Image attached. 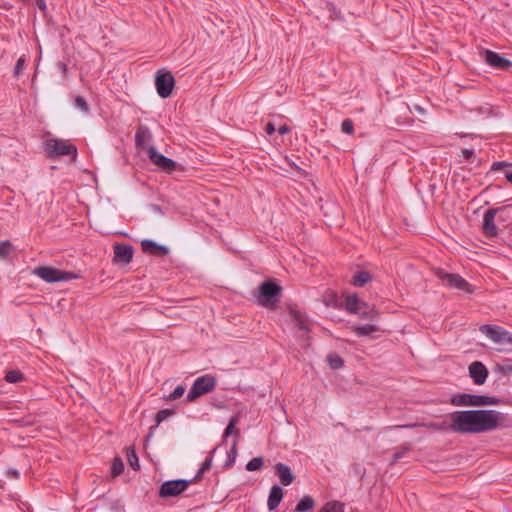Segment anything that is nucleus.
Returning <instances> with one entry per match:
<instances>
[{
  "label": "nucleus",
  "mask_w": 512,
  "mask_h": 512,
  "mask_svg": "<svg viewBox=\"0 0 512 512\" xmlns=\"http://www.w3.org/2000/svg\"><path fill=\"white\" fill-rule=\"evenodd\" d=\"M449 418L450 431L458 434H480L507 426L506 416L496 410H460L450 413Z\"/></svg>",
  "instance_id": "f257e3e1"
},
{
  "label": "nucleus",
  "mask_w": 512,
  "mask_h": 512,
  "mask_svg": "<svg viewBox=\"0 0 512 512\" xmlns=\"http://www.w3.org/2000/svg\"><path fill=\"white\" fill-rule=\"evenodd\" d=\"M282 287L275 279L264 281L259 286L257 302L263 307L274 309L279 302Z\"/></svg>",
  "instance_id": "f03ea898"
},
{
  "label": "nucleus",
  "mask_w": 512,
  "mask_h": 512,
  "mask_svg": "<svg viewBox=\"0 0 512 512\" xmlns=\"http://www.w3.org/2000/svg\"><path fill=\"white\" fill-rule=\"evenodd\" d=\"M45 152L48 158H56L59 156H71L73 161L76 160L78 151L74 144L68 143L63 139L51 138L45 142Z\"/></svg>",
  "instance_id": "7ed1b4c3"
},
{
  "label": "nucleus",
  "mask_w": 512,
  "mask_h": 512,
  "mask_svg": "<svg viewBox=\"0 0 512 512\" xmlns=\"http://www.w3.org/2000/svg\"><path fill=\"white\" fill-rule=\"evenodd\" d=\"M216 384L217 380L211 374H205L196 378L186 396V402H194L199 397L212 392Z\"/></svg>",
  "instance_id": "20e7f679"
},
{
  "label": "nucleus",
  "mask_w": 512,
  "mask_h": 512,
  "mask_svg": "<svg viewBox=\"0 0 512 512\" xmlns=\"http://www.w3.org/2000/svg\"><path fill=\"white\" fill-rule=\"evenodd\" d=\"M434 274L448 288L457 289L467 294H472L474 292L473 285L457 273H448L445 270L438 268L435 270Z\"/></svg>",
  "instance_id": "39448f33"
},
{
  "label": "nucleus",
  "mask_w": 512,
  "mask_h": 512,
  "mask_svg": "<svg viewBox=\"0 0 512 512\" xmlns=\"http://www.w3.org/2000/svg\"><path fill=\"white\" fill-rule=\"evenodd\" d=\"M33 274L47 283H57L76 279L78 276L74 272H67L52 266H39L33 270Z\"/></svg>",
  "instance_id": "423d86ee"
},
{
  "label": "nucleus",
  "mask_w": 512,
  "mask_h": 512,
  "mask_svg": "<svg viewBox=\"0 0 512 512\" xmlns=\"http://www.w3.org/2000/svg\"><path fill=\"white\" fill-rule=\"evenodd\" d=\"M193 480L174 479L168 480L161 484L158 495L160 498L167 499L181 495L191 484Z\"/></svg>",
  "instance_id": "0eeeda50"
},
{
  "label": "nucleus",
  "mask_w": 512,
  "mask_h": 512,
  "mask_svg": "<svg viewBox=\"0 0 512 512\" xmlns=\"http://www.w3.org/2000/svg\"><path fill=\"white\" fill-rule=\"evenodd\" d=\"M479 331L496 344L512 346V333L498 325L484 324Z\"/></svg>",
  "instance_id": "6e6552de"
},
{
  "label": "nucleus",
  "mask_w": 512,
  "mask_h": 512,
  "mask_svg": "<svg viewBox=\"0 0 512 512\" xmlns=\"http://www.w3.org/2000/svg\"><path fill=\"white\" fill-rule=\"evenodd\" d=\"M155 86L161 98H168L174 89L175 79L170 71L160 69L155 75Z\"/></svg>",
  "instance_id": "1a4fd4ad"
},
{
  "label": "nucleus",
  "mask_w": 512,
  "mask_h": 512,
  "mask_svg": "<svg viewBox=\"0 0 512 512\" xmlns=\"http://www.w3.org/2000/svg\"><path fill=\"white\" fill-rule=\"evenodd\" d=\"M506 207L491 208L485 211L482 221V233L486 238L492 239L499 235L498 228L495 223V217Z\"/></svg>",
  "instance_id": "9d476101"
},
{
  "label": "nucleus",
  "mask_w": 512,
  "mask_h": 512,
  "mask_svg": "<svg viewBox=\"0 0 512 512\" xmlns=\"http://www.w3.org/2000/svg\"><path fill=\"white\" fill-rule=\"evenodd\" d=\"M148 157H149V160L154 165H156L157 167H159L160 169H162L165 172L171 173L177 167V163L174 160L159 153L154 147L149 148Z\"/></svg>",
  "instance_id": "9b49d317"
},
{
  "label": "nucleus",
  "mask_w": 512,
  "mask_h": 512,
  "mask_svg": "<svg viewBox=\"0 0 512 512\" xmlns=\"http://www.w3.org/2000/svg\"><path fill=\"white\" fill-rule=\"evenodd\" d=\"M485 62L494 69L508 71L512 67V61L492 50H484Z\"/></svg>",
  "instance_id": "f8f14e48"
},
{
  "label": "nucleus",
  "mask_w": 512,
  "mask_h": 512,
  "mask_svg": "<svg viewBox=\"0 0 512 512\" xmlns=\"http://www.w3.org/2000/svg\"><path fill=\"white\" fill-rule=\"evenodd\" d=\"M113 248L115 262L128 264L132 261L134 248L130 244L116 243Z\"/></svg>",
  "instance_id": "ddd939ff"
},
{
  "label": "nucleus",
  "mask_w": 512,
  "mask_h": 512,
  "mask_svg": "<svg viewBox=\"0 0 512 512\" xmlns=\"http://www.w3.org/2000/svg\"><path fill=\"white\" fill-rule=\"evenodd\" d=\"M488 374V369L480 361H474L469 365V375L476 385L484 384Z\"/></svg>",
  "instance_id": "4468645a"
},
{
  "label": "nucleus",
  "mask_w": 512,
  "mask_h": 512,
  "mask_svg": "<svg viewBox=\"0 0 512 512\" xmlns=\"http://www.w3.org/2000/svg\"><path fill=\"white\" fill-rule=\"evenodd\" d=\"M481 395L458 393L451 397V404L455 406H481Z\"/></svg>",
  "instance_id": "2eb2a0df"
},
{
  "label": "nucleus",
  "mask_w": 512,
  "mask_h": 512,
  "mask_svg": "<svg viewBox=\"0 0 512 512\" xmlns=\"http://www.w3.org/2000/svg\"><path fill=\"white\" fill-rule=\"evenodd\" d=\"M142 251L148 255L163 257L169 253L168 247L160 245L153 240L145 239L141 242Z\"/></svg>",
  "instance_id": "dca6fc26"
},
{
  "label": "nucleus",
  "mask_w": 512,
  "mask_h": 512,
  "mask_svg": "<svg viewBox=\"0 0 512 512\" xmlns=\"http://www.w3.org/2000/svg\"><path fill=\"white\" fill-rule=\"evenodd\" d=\"M274 473L278 476L280 483L283 486H289L295 480V475L292 473L291 468L282 462L274 465Z\"/></svg>",
  "instance_id": "f3484780"
},
{
  "label": "nucleus",
  "mask_w": 512,
  "mask_h": 512,
  "mask_svg": "<svg viewBox=\"0 0 512 512\" xmlns=\"http://www.w3.org/2000/svg\"><path fill=\"white\" fill-rule=\"evenodd\" d=\"M284 496V491L282 487L279 485H274L271 487L268 500H267V507L270 511L275 510L279 504L281 503Z\"/></svg>",
  "instance_id": "a211bd4d"
},
{
  "label": "nucleus",
  "mask_w": 512,
  "mask_h": 512,
  "mask_svg": "<svg viewBox=\"0 0 512 512\" xmlns=\"http://www.w3.org/2000/svg\"><path fill=\"white\" fill-rule=\"evenodd\" d=\"M344 307L347 312L355 314L359 309H367V303L359 299L356 294L347 295L345 297Z\"/></svg>",
  "instance_id": "6ab92c4d"
},
{
  "label": "nucleus",
  "mask_w": 512,
  "mask_h": 512,
  "mask_svg": "<svg viewBox=\"0 0 512 512\" xmlns=\"http://www.w3.org/2000/svg\"><path fill=\"white\" fill-rule=\"evenodd\" d=\"M371 281L372 275L370 272L366 270H360L353 275L351 284L355 287H364Z\"/></svg>",
  "instance_id": "aec40b11"
},
{
  "label": "nucleus",
  "mask_w": 512,
  "mask_h": 512,
  "mask_svg": "<svg viewBox=\"0 0 512 512\" xmlns=\"http://www.w3.org/2000/svg\"><path fill=\"white\" fill-rule=\"evenodd\" d=\"M239 416L238 415H233L230 419H229V422H228V425L227 427L225 428L224 430V433H223V438L226 439L228 438L230 435L234 434L235 435V439L238 440L239 436H240V430L239 429H236V425L239 423Z\"/></svg>",
  "instance_id": "412c9836"
},
{
  "label": "nucleus",
  "mask_w": 512,
  "mask_h": 512,
  "mask_svg": "<svg viewBox=\"0 0 512 512\" xmlns=\"http://www.w3.org/2000/svg\"><path fill=\"white\" fill-rule=\"evenodd\" d=\"M352 330L357 336L364 337L370 335L371 333L379 331V328L374 324H365L354 325L352 327Z\"/></svg>",
  "instance_id": "4be33fe9"
},
{
  "label": "nucleus",
  "mask_w": 512,
  "mask_h": 512,
  "mask_svg": "<svg viewBox=\"0 0 512 512\" xmlns=\"http://www.w3.org/2000/svg\"><path fill=\"white\" fill-rule=\"evenodd\" d=\"M314 506H315L314 499L311 496L306 495L302 499L299 500L294 511L295 512H308V511L312 510Z\"/></svg>",
  "instance_id": "5701e85b"
},
{
  "label": "nucleus",
  "mask_w": 512,
  "mask_h": 512,
  "mask_svg": "<svg viewBox=\"0 0 512 512\" xmlns=\"http://www.w3.org/2000/svg\"><path fill=\"white\" fill-rule=\"evenodd\" d=\"M216 451V448H214L212 451H211V454H213L214 452ZM212 461H213V457L212 455H210L209 457H207L205 459V461L202 463L200 469L197 471L196 475L192 478L193 482L196 483L198 482L199 480L202 479V476L205 472H207L211 466H212Z\"/></svg>",
  "instance_id": "b1692460"
},
{
  "label": "nucleus",
  "mask_w": 512,
  "mask_h": 512,
  "mask_svg": "<svg viewBox=\"0 0 512 512\" xmlns=\"http://www.w3.org/2000/svg\"><path fill=\"white\" fill-rule=\"evenodd\" d=\"M126 456H127V460H128L130 467L133 470H139L140 469L139 459H138V456H137V453H136L134 447L130 446L126 449Z\"/></svg>",
  "instance_id": "393cba45"
},
{
  "label": "nucleus",
  "mask_w": 512,
  "mask_h": 512,
  "mask_svg": "<svg viewBox=\"0 0 512 512\" xmlns=\"http://www.w3.org/2000/svg\"><path fill=\"white\" fill-rule=\"evenodd\" d=\"M327 362L331 369L337 370L344 366L343 358L337 353H330L327 355Z\"/></svg>",
  "instance_id": "a878e982"
},
{
  "label": "nucleus",
  "mask_w": 512,
  "mask_h": 512,
  "mask_svg": "<svg viewBox=\"0 0 512 512\" xmlns=\"http://www.w3.org/2000/svg\"><path fill=\"white\" fill-rule=\"evenodd\" d=\"M236 446H237V439H234L232 447H231L230 451L227 453L226 461L223 464L224 469H229L230 467H232L234 465V463L236 461V457H237Z\"/></svg>",
  "instance_id": "bb28decb"
},
{
  "label": "nucleus",
  "mask_w": 512,
  "mask_h": 512,
  "mask_svg": "<svg viewBox=\"0 0 512 512\" xmlns=\"http://www.w3.org/2000/svg\"><path fill=\"white\" fill-rule=\"evenodd\" d=\"M319 512H344V504L339 501H329L323 505Z\"/></svg>",
  "instance_id": "cd10ccee"
},
{
  "label": "nucleus",
  "mask_w": 512,
  "mask_h": 512,
  "mask_svg": "<svg viewBox=\"0 0 512 512\" xmlns=\"http://www.w3.org/2000/svg\"><path fill=\"white\" fill-rule=\"evenodd\" d=\"M149 137V131L145 127H139L135 133V143L137 147H142L146 138Z\"/></svg>",
  "instance_id": "c85d7f7f"
},
{
  "label": "nucleus",
  "mask_w": 512,
  "mask_h": 512,
  "mask_svg": "<svg viewBox=\"0 0 512 512\" xmlns=\"http://www.w3.org/2000/svg\"><path fill=\"white\" fill-rule=\"evenodd\" d=\"M124 471V463L120 457H115L112 462L111 475L117 477Z\"/></svg>",
  "instance_id": "c756f323"
},
{
  "label": "nucleus",
  "mask_w": 512,
  "mask_h": 512,
  "mask_svg": "<svg viewBox=\"0 0 512 512\" xmlns=\"http://www.w3.org/2000/svg\"><path fill=\"white\" fill-rule=\"evenodd\" d=\"M24 379V375L20 370H10L5 375V380L9 383H18Z\"/></svg>",
  "instance_id": "7c9ffc66"
},
{
  "label": "nucleus",
  "mask_w": 512,
  "mask_h": 512,
  "mask_svg": "<svg viewBox=\"0 0 512 512\" xmlns=\"http://www.w3.org/2000/svg\"><path fill=\"white\" fill-rule=\"evenodd\" d=\"M264 460L262 457H254L246 464L247 471H257L262 469Z\"/></svg>",
  "instance_id": "2f4dec72"
},
{
  "label": "nucleus",
  "mask_w": 512,
  "mask_h": 512,
  "mask_svg": "<svg viewBox=\"0 0 512 512\" xmlns=\"http://www.w3.org/2000/svg\"><path fill=\"white\" fill-rule=\"evenodd\" d=\"M292 316H293L294 321L296 322L297 327L300 330H303V331L309 330L304 317L302 316V314L299 311H293Z\"/></svg>",
  "instance_id": "473e14b6"
},
{
  "label": "nucleus",
  "mask_w": 512,
  "mask_h": 512,
  "mask_svg": "<svg viewBox=\"0 0 512 512\" xmlns=\"http://www.w3.org/2000/svg\"><path fill=\"white\" fill-rule=\"evenodd\" d=\"M74 105L79 108L82 112L85 114H88L90 112V107L86 101V99L83 96H76L74 99Z\"/></svg>",
  "instance_id": "72a5a7b5"
},
{
  "label": "nucleus",
  "mask_w": 512,
  "mask_h": 512,
  "mask_svg": "<svg viewBox=\"0 0 512 512\" xmlns=\"http://www.w3.org/2000/svg\"><path fill=\"white\" fill-rule=\"evenodd\" d=\"M362 319H374L377 316V312L374 308L370 307L367 304V309H359V312H356Z\"/></svg>",
  "instance_id": "f704fd0d"
},
{
  "label": "nucleus",
  "mask_w": 512,
  "mask_h": 512,
  "mask_svg": "<svg viewBox=\"0 0 512 512\" xmlns=\"http://www.w3.org/2000/svg\"><path fill=\"white\" fill-rule=\"evenodd\" d=\"M400 449H401L400 451H397L392 455V459H391L392 465L397 463L404 456L405 452L410 450V444L409 443L402 444Z\"/></svg>",
  "instance_id": "c9c22d12"
},
{
  "label": "nucleus",
  "mask_w": 512,
  "mask_h": 512,
  "mask_svg": "<svg viewBox=\"0 0 512 512\" xmlns=\"http://www.w3.org/2000/svg\"><path fill=\"white\" fill-rule=\"evenodd\" d=\"M174 414V411L171 409H162L157 412L155 416V425L158 426L161 422L167 419L169 416Z\"/></svg>",
  "instance_id": "e433bc0d"
},
{
  "label": "nucleus",
  "mask_w": 512,
  "mask_h": 512,
  "mask_svg": "<svg viewBox=\"0 0 512 512\" xmlns=\"http://www.w3.org/2000/svg\"><path fill=\"white\" fill-rule=\"evenodd\" d=\"M12 243L8 240L0 242V258H6L12 251Z\"/></svg>",
  "instance_id": "4c0bfd02"
},
{
  "label": "nucleus",
  "mask_w": 512,
  "mask_h": 512,
  "mask_svg": "<svg viewBox=\"0 0 512 512\" xmlns=\"http://www.w3.org/2000/svg\"><path fill=\"white\" fill-rule=\"evenodd\" d=\"M25 66H26L25 56L19 57L15 64V67H14V76L19 77L23 73Z\"/></svg>",
  "instance_id": "58836bf2"
},
{
  "label": "nucleus",
  "mask_w": 512,
  "mask_h": 512,
  "mask_svg": "<svg viewBox=\"0 0 512 512\" xmlns=\"http://www.w3.org/2000/svg\"><path fill=\"white\" fill-rule=\"evenodd\" d=\"M341 131L345 134L352 135L354 133V123L351 119L347 118L342 121Z\"/></svg>",
  "instance_id": "ea45409f"
},
{
  "label": "nucleus",
  "mask_w": 512,
  "mask_h": 512,
  "mask_svg": "<svg viewBox=\"0 0 512 512\" xmlns=\"http://www.w3.org/2000/svg\"><path fill=\"white\" fill-rule=\"evenodd\" d=\"M481 398H482L481 406H485V405H498V404L501 403V399L497 398L495 396L481 395Z\"/></svg>",
  "instance_id": "a19ab883"
},
{
  "label": "nucleus",
  "mask_w": 512,
  "mask_h": 512,
  "mask_svg": "<svg viewBox=\"0 0 512 512\" xmlns=\"http://www.w3.org/2000/svg\"><path fill=\"white\" fill-rule=\"evenodd\" d=\"M185 392V387L183 385H178L174 388V390L169 394V400H176L183 396Z\"/></svg>",
  "instance_id": "79ce46f5"
},
{
  "label": "nucleus",
  "mask_w": 512,
  "mask_h": 512,
  "mask_svg": "<svg viewBox=\"0 0 512 512\" xmlns=\"http://www.w3.org/2000/svg\"><path fill=\"white\" fill-rule=\"evenodd\" d=\"M508 167H512L511 162L496 161V162H493L490 171H500V170H503L504 168H508Z\"/></svg>",
  "instance_id": "37998d69"
},
{
  "label": "nucleus",
  "mask_w": 512,
  "mask_h": 512,
  "mask_svg": "<svg viewBox=\"0 0 512 512\" xmlns=\"http://www.w3.org/2000/svg\"><path fill=\"white\" fill-rule=\"evenodd\" d=\"M429 426L439 431H450V423L446 421H443L441 423H431Z\"/></svg>",
  "instance_id": "c03bdc74"
},
{
  "label": "nucleus",
  "mask_w": 512,
  "mask_h": 512,
  "mask_svg": "<svg viewBox=\"0 0 512 512\" xmlns=\"http://www.w3.org/2000/svg\"><path fill=\"white\" fill-rule=\"evenodd\" d=\"M462 155L465 160H471L474 157V151L471 149L462 150Z\"/></svg>",
  "instance_id": "a18cd8bd"
},
{
  "label": "nucleus",
  "mask_w": 512,
  "mask_h": 512,
  "mask_svg": "<svg viewBox=\"0 0 512 512\" xmlns=\"http://www.w3.org/2000/svg\"><path fill=\"white\" fill-rule=\"evenodd\" d=\"M57 66L61 70L63 77H67V71H68L67 64L60 61V62H58Z\"/></svg>",
  "instance_id": "49530a36"
},
{
  "label": "nucleus",
  "mask_w": 512,
  "mask_h": 512,
  "mask_svg": "<svg viewBox=\"0 0 512 512\" xmlns=\"http://www.w3.org/2000/svg\"><path fill=\"white\" fill-rule=\"evenodd\" d=\"M265 131L268 135H271L275 132V126L272 122H268L265 127Z\"/></svg>",
  "instance_id": "de8ad7c7"
},
{
  "label": "nucleus",
  "mask_w": 512,
  "mask_h": 512,
  "mask_svg": "<svg viewBox=\"0 0 512 512\" xmlns=\"http://www.w3.org/2000/svg\"><path fill=\"white\" fill-rule=\"evenodd\" d=\"M7 475H8L9 477H12V478L17 479V478H19L20 473H19V472H18V470H16V469H9V470L7 471Z\"/></svg>",
  "instance_id": "09e8293b"
},
{
  "label": "nucleus",
  "mask_w": 512,
  "mask_h": 512,
  "mask_svg": "<svg viewBox=\"0 0 512 512\" xmlns=\"http://www.w3.org/2000/svg\"><path fill=\"white\" fill-rule=\"evenodd\" d=\"M36 5L43 12H45L47 9L45 0H36Z\"/></svg>",
  "instance_id": "8fccbe9b"
},
{
  "label": "nucleus",
  "mask_w": 512,
  "mask_h": 512,
  "mask_svg": "<svg viewBox=\"0 0 512 512\" xmlns=\"http://www.w3.org/2000/svg\"><path fill=\"white\" fill-rule=\"evenodd\" d=\"M288 132H290V128L287 125H282L278 128V133L280 135L287 134Z\"/></svg>",
  "instance_id": "3c124183"
},
{
  "label": "nucleus",
  "mask_w": 512,
  "mask_h": 512,
  "mask_svg": "<svg viewBox=\"0 0 512 512\" xmlns=\"http://www.w3.org/2000/svg\"><path fill=\"white\" fill-rule=\"evenodd\" d=\"M505 178L508 182H510L512 184V171H506Z\"/></svg>",
  "instance_id": "603ef678"
},
{
  "label": "nucleus",
  "mask_w": 512,
  "mask_h": 512,
  "mask_svg": "<svg viewBox=\"0 0 512 512\" xmlns=\"http://www.w3.org/2000/svg\"><path fill=\"white\" fill-rule=\"evenodd\" d=\"M156 427H157L156 425L150 427L149 433H148V435L146 437V440H148L150 437L153 436V433H154V430L156 429Z\"/></svg>",
  "instance_id": "864d4df0"
},
{
  "label": "nucleus",
  "mask_w": 512,
  "mask_h": 512,
  "mask_svg": "<svg viewBox=\"0 0 512 512\" xmlns=\"http://www.w3.org/2000/svg\"><path fill=\"white\" fill-rule=\"evenodd\" d=\"M502 370H503L505 373L512 374V365H507V366H505V367H502Z\"/></svg>",
  "instance_id": "5fc2aeb1"
},
{
  "label": "nucleus",
  "mask_w": 512,
  "mask_h": 512,
  "mask_svg": "<svg viewBox=\"0 0 512 512\" xmlns=\"http://www.w3.org/2000/svg\"><path fill=\"white\" fill-rule=\"evenodd\" d=\"M20 1L23 2V3H28L29 2V0H20Z\"/></svg>",
  "instance_id": "6e6d98bb"
}]
</instances>
